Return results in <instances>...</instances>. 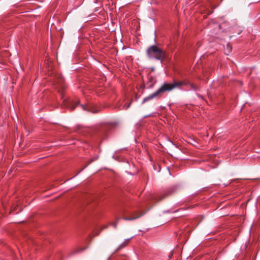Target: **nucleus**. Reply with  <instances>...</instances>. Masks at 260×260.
Masks as SVG:
<instances>
[{
  "mask_svg": "<svg viewBox=\"0 0 260 260\" xmlns=\"http://www.w3.org/2000/svg\"><path fill=\"white\" fill-rule=\"evenodd\" d=\"M81 106L83 108L84 110H86L85 107L83 105H81Z\"/></svg>",
  "mask_w": 260,
  "mask_h": 260,
  "instance_id": "obj_12",
  "label": "nucleus"
},
{
  "mask_svg": "<svg viewBox=\"0 0 260 260\" xmlns=\"http://www.w3.org/2000/svg\"><path fill=\"white\" fill-rule=\"evenodd\" d=\"M145 214V212L142 211H134L128 213V217H123L122 219L124 220H136Z\"/></svg>",
  "mask_w": 260,
  "mask_h": 260,
  "instance_id": "obj_2",
  "label": "nucleus"
},
{
  "mask_svg": "<svg viewBox=\"0 0 260 260\" xmlns=\"http://www.w3.org/2000/svg\"><path fill=\"white\" fill-rule=\"evenodd\" d=\"M53 74V77H55V82L56 84H58L62 89L64 88V79L62 77L59 75V74L54 73V72L52 73Z\"/></svg>",
  "mask_w": 260,
  "mask_h": 260,
  "instance_id": "obj_4",
  "label": "nucleus"
},
{
  "mask_svg": "<svg viewBox=\"0 0 260 260\" xmlns=\"http://www.w3.org/2000/svg\"><path fill=\"white\" fill-rule=\"evenodd\" d=\"M120 219V217H116L115 222H113V223H111V225H112V226H113V227H114V228H117V224H118V222H119V221Z\"/></svg>",
  "mask_w": 260,
  "mask_h": 260,
  "instance_id": "obj_11",
  "label": "nucleus"
},
{
  "mask_svg": "<svg viewBox=\"0 0 260 260\" xmlns=\"http://www.w3.org/2000/svg\"><path fill=\"white\" fill-rule=\"evenodd\" d=\"M129 240L130 239L125 240L124 241H123L121 244L119 245V246L117 247L115 251H117L118 250L127 246L129 243Z\"/></svg>",
  "mask_w": 260,
  "mask_h": 260,
  "instance_id": "obj_8",
  "label": "nucleus"
},
{
  "mask_svg": "<svg viewBox=\"0 0 260 260\" xmlns=\"http://www.w3.org/2000/svg\"><path fill=\"white\" fill-rule=\"evenodd\" d=\"M175 88L174 82L173 83H165L157 90L160 96L165 91H171Z\"/></svg>",
  "mask_w": 260,
  "mask_h": 260,
  "instance_id": "obj_3",
  "label": "nucleus"
},
{
  "mask_svg": "<svg viewBox=\"0 0 260 260\" xmlns=\"http://www.w3.org/2000/svg\"><path fill=\"white\" fill-rule=\"evenodd\" d=\"M79 104V102H72L70 103L68 100H64L63 101V105L65 107H69L71 108V110H73Z\"/></svg>",
  "mask_w": 260,
  "mask_h": 260,
  "instance_id": "obj_6",
  "label": "nucleus"
},
{
  "mask_svg": "<svg viewBox=\"0 0 260 260\" xmlns=\"http://www.w3.org/2000/svg\"><path fill=\"white\" fill-rule=\"evenodd\" d=\"M175 88V87H180L182 86H187L188 84H189V82L187 80H183L181 81H174V82Z\"/></svg>",
  "mask_w": 260,
  "mask_h": 260,
  "instance_id": "obj_7",
  "label": "nucleus"
},
{
  "mask_svg": "<svg viewBox=\"0 0 260 260\" xmlns=\"http://www.w3.org/2000/svg\"><path fill=\"white\" fill-rule=\"evenodd\" d=\"M232 50V47L229 43H228L226 46L224 47V53L227 55H228L231 52Z\"/></svg>",
  "mask_w": 260,
  "mask_h": 260,
  "instance_id": "obj_9",
  "label": "nucleus"
},
{
  "mask_svg": "<svg viewBox=\"0 0 260 260\" xmlns=\"http://www.w3.org/2000/svg\"><path fill=\"white\" fill-rule=\"evenodd\" d=\"M159 94L158 93L157 90L154 92V93L150 94L149 95H148V96L147 97H145L143 100V102H142V104H144L150 100H152L153 99H154V98H158L159 97Z\"/></svg>",
  "mask_w": 260,
  "mask_h": 260,
  "instance_id": "obj_5",
  "label": "nucleus"
},
{
  "mask_svg": "<svg viewBox=\"0 0 260 260\" xmlns=\"http://www.w3.org/2000/svg\"><path fill=\"white\" fill-rule=\"evenodd\" d=\"M165 198V197H161L160 199V200H162V199H164Z\"/></svg>",
  "mask_w": 260,
  "mask_h": 260,
  "instance_id": "obj_14",
  "label": "nucleus"
},
{
  "mask_svg": "<svg viewBox=\"0 0 260 260\" xmlns=\"http://www.w3.org/2000/svg\"><path fill=\"white\" fill-rule=\"evenodd\" d=\"M130 105H131V103H129L128 105L126 106V109L128 108L130 106Z\"/></svg>",
  "mask_w": 260,
  "mask_h": 260,
  "instance_id": "obj_13",
  "label": "nucleus"
},
{
  "mask_svg": "<svg viewBox=\"0 0 260 260\" xmlns=\"http://www.w3.org/2000/svg\"><path fill=\"white\" fill-rule=\"evenodd\" d=\"M189 86V88L188 90H197L198 89V86L197 85H195L192 83H190L189 82V84H188V85Z\"/></svg>",
  "mask_w": 260,
  "mask_h": 260,
  "instance_id": "obj_10",
  "label": "nucleus"
},
{
  "mask_svg": "<svg viewBox=\"0 0 260 260\" xmlns=\"http://www.w3.org/2000/svg\"><path fill=\"white\" fill-rule=\"evenodd\" d=\"M146 52L149 58L160 60L161 61L167 59L168 58V54L166 51L156 45H152L148 47Z\"/></svg>",
  "mask_w": 260,
  "mask_h": 260,
  "instance_id": "obj_1",
  "label": "nucleus"
}]
</instances>
